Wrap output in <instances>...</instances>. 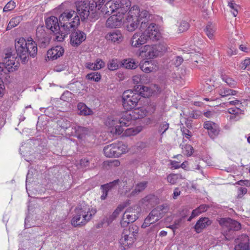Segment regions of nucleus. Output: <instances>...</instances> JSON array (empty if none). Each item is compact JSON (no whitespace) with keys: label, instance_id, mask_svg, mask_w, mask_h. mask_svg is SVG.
I'll use <instances>...</instances> for the list:
<instances>
[{"label":"nucleus","instance_id":"f257e3e1","mask_svg":"<svg viewBox=\"0 0 250 250\" xmlns=\"http://www.w3.org/2000/svg\"><path fill=\"white\" fill-rule=\"evenodd\" d=\"M151 14L148 11L140 9L137 5L132 6L125 17L126 30L132 32L139 27L141 31L145 30L149 25L148 23Z\"/></svg>","mask_w":250,"mask_h":250},{"label":"nucleus","instance_id":"f03ea898","mask_svg":"<svg viewBox=\"0 0 250 250\" xmlns=\"http://www.w3.org/2000/svg\"><path fill=\"white\" fill-rule=\"evenodd\" d=\"M136 32L131 37L129 44L133 48H138L147 42L148 40L157 41L162 38L159 27L152 23L149 24L144 31Z\"/></svg>","mask_w":250,"mask_h":250},{"label":"nucleus","instance_id":"7ed1b4c3","mask_svg":"<svg viewBox=\"0 0 250 250\" xmlns=\"http://www.w3.org/2000/svg\"><path fill=\"white\" fill-rule=\"evenodd\" d=\"M59 20L62 30L60 35H57L55 40L62 42L71 29L78 26L80 17L74 10H66L60 15Z\"/></svg>","mask_w":250,"mask_h":250},{"label":"nucleus","instance_id":"20e7f679","mask_svg":"<svg viewBox=\"0 0 250 250\" xmlns=\"http://www.w3.org/2000/svg\"><path fill=\"white\" fill-rule=\"evenodd\" d=\"M15 46L17 55L23 63L28 61L29 55L35 57L37 54V43L31 38L27 40L23 38L17 39L15 41Z\"/></svg>","mask_w":250,"mask_h":250},{"label":"nucleus","instance_id":"39448f33","mask_svg":"<svg viewBox=\"0 0 250 250\" xmlns=\"http://www.w3.org/2000/svg\"><path fill=\"white\" fill-rule=\"evenodd\" d=\"M105 2V0L93 1L89 3L86 1H80L77 3V11L82 21L89 17L91 21L97 20L99 15V10L102 7L101 4Z\"/></svg>","mask_w":250,"mask_h":250},{"label":"nucleus","instance_id":"423d86ee","mask_svg":"<svg viewBox=\"0 0 250 250\" xmlns=\"http://www.w3.org/2000/svg\"><path fill=\"white\" fill-rule=\"evenodd\" d=\"M96 208L87 205H81L75 209V215L71 220V224L74 227L83 226L89 222L96 214Z\"/></svg>","mask_w":250,"mask_h":250},{"label":"nucleus","instance_id":"0eeeda50","mask_svg":"<svg viewBox=\"0 0 250 250\" xmlns=\"http://www.w3.org/2000/svg\"><path fill=\"white\" fill-rule=\"evenodd\" d=\"M19 67V63L17 58L11 52H8L4 58V62L0 63V79H6L8 73L17 70Z\"/></svg>","mask_w":250,"mask_h":250},{"label":"nucleus","instance_id":"6e6552de","mask_svg":"<svg viewBox=\"0 0 250 250\" xmlns=\"http://www.w3.org/2000/svg\"><path fill=\"white\" fill-rule=\"evenodd\" d=\"M167 45L165 44L145 45L138 52V56L148 60L156 58L161 53L166 51Z\"/></svg>","mask_w":250,"mask_h":250},{"label":"nucleus","instance_id":"1a4fd4ad","mask_svg":"<svg viewBox=\"0 0 250 250\" xmlns=\"http://www.w3.org/2000/svg\"><path fill=\"white\" fill-rule=\"evenodd\" d=\"M141 96L136 90H127L124 92L122 95L123 105L125 110H131L135 108Z\"/></svg>","mask_w":250,"mask_h":250},{"label":"nucleus","instance_id":"9d476101","mask_svg":"<svg viewBox=\"0 0 250 250\" xmlns=\"http://www.w3.org/2000/svg\"><path fill=\"white\" fill-rule=\"evenodd\" d=\"M167 210V207L166 205H160L154 208L145 219L144 222L142 225L143 228H146L151 224L161 219Z\"/></svg>","mask_w":250,"mask_h":250},{"label":"nucleus","instance_id":"9b49d317","mask_svg":"<svg viewBox=\"0 0 250 250\" xmlns=\"http://www.w3.org/2000/svg\"><path fill=\"white\" fill-rule=\"evenodd\" d=\"M121 120L122 114L118 116L112 115L107 118L105 124L110 128L111 133L120 135L124 130L123 126L128 125L121 123Z\"/></svg>","mask_w":250,"mask_h":250},{"label":"nucleus","instance_id":"f8f14e48","mask_svg":"<svg viewBox=\"0 0 250 250\" xmlns=\"http://www.w3.org/2000/svg\"><path fill=\"white\" fill-rule=\"evenodd\" d=\"M134 109L131 112H125L122 113V120L121 123L124 125H128L129 123L132 120H136L140 118H143L145 117L147 110L144 107H141Z\"/></svg>","mask_w":250,"mask_h":250},{"label":"nucleus","instance_id":"ddd939ff","mask_svg":"<svg viewBox=\"0 0 250 250\" xmlns=\"http://www.w3.org/2000/svg\"><path fill=\"white\" fill-rule=\"evenodd\" d=\"M137 229L131 231L129 229H124L119 240V243L123 250H126L131 247L136 239Z\"/></svg>","mask_w":250,"mask_h":250},{"label":"nucleus","instance_id":"4468645a","mask_svg":"<svg viewBox=\"0 0 250 250\" xmlns=\"http://www.w3.org/2000/svg\"><path fill=\"white\" fill-rule=\"evenodd\" d=\"M140 211L141 209L138 206L126 209L121 220V226L124 227H126L129 223L134 222L138 218V214Z\"/></svg>","mask_w":250,"mask_h":250},{"label":"nucleus","instance_id":"2eb2a0df","mask_svg":"<svg viewBox=\"0 0 250 250\" xmlns=\"http://www.w3.org/2000/svg\"><path fill=\"white\" fill-rule=\"evenodd\" d=\"M219 225L225 232L230 230H238L241 228L240 224L230 218H221L218 219Z\"/></svg>","mask_w":250,"mask_h":250},{"label":"nucleus","instance_id":"dca6fc26","mask_svg":"<svg viewBox=\"0 0 250 250\" xmlns=\"http://www.w3.org/2000/svg\"><path fill=\"white\" fill-rule=\"evenodd\" d=\"M59 21V19L55 16L49 17L45 20L46 28L54 33L55 38L61 33V26H60Z\"/></svg>","mask_w":250,"mask_h":250},{"label":"nucleus","instance_id":"f3484780","mask_svg":"<svg viewBox=\"0 0 250 250\" xmlns=\"http://www.w3.org/2000/svg\"><path fill=\"white\" fill-rule=\"evenodd\" d=\"M86 38V34L81 31L76 30L70 35V43L74 47L80 45Z\"/></svg>","mask_w":250,"mask_h":250},{"label":"nucleus","instance_id":"a211bd4d","mask_svg":"<svg viewBox=\"0 0 250 250\" xmlns=\"http://www.w3.org/2000/svg\"><path fill=\"white\" fill-rule=\"evenodd\" d=\"M89 133V130L87 128L73 124L72 126V131H70V132H67V135L69 136H75L78 139H82Z\"/></svg>","mask_w":250,"mask_h":250},{"label":"nucleus","instance_id":"6ab92c4d","mask_svg":"<svg viewBox=\"0 0 250 250\" xmlns=\"http://www.w3.org/2000/svg\"><path fill=\"white\" fill-rule=\"evenodd\" d=\"M124 19L122 16L117 14L110 16L106 21V25L109 28H119L124 23Z\"/></svg>","mask_w":250,"mask_h":250},{"label":"nucleus","instance_id":"aec40b11","mask_svg":"<svg viewBox=\"0 0 250 250\" xmlns=\"http://www.w3.org/2000/svg\"><path fill=\"white\" fill-rule=\"evenodd\" d=\"M139 65L141 70L146 73L155 72L158 69L157 63L154 61H142Z\"/></svg>","mask_w":250,"mask_h":250},{"label":"nucleus","instance_id":"412c9836","mask_svg":"<svg viewBox=\"0 0 250 250\" xmlns=\"http://www.w3.org/2000/svg\"><path fill=\"white\" fill-rule=\"evenodd\" d=\"M104 2L101 4V11L104 14L110 15L113 12H117L118 1L109 0L104 4Z\"/></svg>","mask_w":250,"mask_h":250},{"label":"nucleus","instance_id":"4be33fe9","mask_svg":"<svg viewBox=\"0 0 250 250\" xmlns=\"http://www.w3.org/2000/svg\"><path fill=\"white\" fill-rule=\"evenodd\" d=\"M117 7V13L125 18V17L127 16V13L131 8V2L129 0L118 1Z\"/></svg>","mask_w":250,"mask_h":250},{"label":"nucleus","instance_id":"5701e85b","mask_svg":"<svg viewBox=\"0 0 250 250\" xmlns=\"http://www.w3.org/2000/svg\"><path fill=\"white\" fill-rule=\"evenodd\" d=\"M204 128L208 130V135L212 139H214L219 134V126L214 122H205L204 124Z\"/></svg>","mask_w":250,"mask_h":250},{"label":"nucleus","instance_id":"b1692460","mask_svg":"<svg viewBox=\"0 0 250 250\" xmlns=\"http://www.w3.org/2000/svg\"><path fill=\"white\" fill-rule=\"evenodd\" d=\"M147 182H142L137 184L135 187V189L132 191L131 192L129 193L130 190V188L131 187V185H130L129 188H127L126 186L125 188H124V189L125 190V195L128 197H131L132 196H135L136 194H138L143 190L145 189L146 187Z\"/></svg>","mask_w":250,"mask_h":250},{"label":"nucleus","instance_id":"393cba45","mask_svg":"<svg viewBox=\"0 0 250 250\" xmlns=\"http://www.w3.org/2000/svg\"><path fill=\"white\" fill-rule=\"evenodd\" d=\"M105 39L109 42L119 43L123 40V36L121 31L119 30L108 32L105 36Z\"/></svg>","mask_w":250,"mask_h":250},{"label":"nucleus","instance_id":"a878e982","mask_svg":"<svg viewBox=\"0 0 250 250\" xmlns=\"http://www.w3.org/2000/svg\"><path fill=\"white\" fill-rule=\"evenodd\" d=\"M212 221L208 217H201L196 222L194 228L195 231L198 233H201L204 229L210 226Z\"/></svg>","mask_w":250,"mask_h":250},{"label":"nucleus","instance_id":"bb28decb","mask_svg":"<svg viewBox=\"0 0 250 250\" xmlns=\"http://www.w3.org/2000/svg\"><path fill=\"white\" fill-rule=\"evenodd\" d=\"M64 53V49L61 46L52 47L47 52V57L49 60H54L62 56Z\"/></svg>","mask_w":250,"mask_h":250},{"label":"nucleus","instance_id":"cd10ccee","mask_svg":"<svg viewBox=\"0 0 250 250\" xmlns=\"http://www.w3.org/2000/svg\"><path fill=\"white\" fill-rule=\"evenodd\" d=\"M118 148L116 147V144H112L105 146L104 148V152L105 155L107 157H118L119 152H117Z\"/></svg>","mask_w":250,"mask_h":250},{"label":"nucleus","instance_id":"c85d7f7f","mask_svg":"<svg viewBox=\"0 0 250 250\" xmlns=\"http://www.w3.org/2000/svg\"><path fill=\"white\" fill-rule=\"evenodd\" d=\"M204 31L207 36L211 40H215L216 28L214 24L208 22Z\"/></svg>","mask_w":250,"mask_h":250},{"label":"nucleus","instance_id":"c756f323","mask_svg":"<svg viewBox=\"0 0 250 250\" xmlns=\"http://www.w3.org/2000/svg\"><path fill=\"white\" fill-rule=\"evenodd\" d=\"M142 91L140 92V93L142 94L143 97H148L152 96V94L155 93H157L159 91V89L158 85L154 84L151 87L143 86L142 88Z\"/></svg>","mask_w":250,"mask_h":250},{"label":"nucleus","instance_id":"7c9ffc66","mask_svg":"<svg viewBox=\"0 0 250 250\" xmlns=\"http://www.w3.org/2000/svg\"><path fill=\"white\" fill-rule=\"evenodd\" d=\"M229 116L228 117L230 121H237L240 118V115L242 114V111L238 107H233L228 109Z\"/></svg>","mask_w":250,"mask_h":250},{"label":"nucleus","instance_id":"2f4dec72","mask_svg":"<svg viewBox=\"0 0 250 250\" xmlns=\"http://www.w3.org/2000/svg\"><path fill=\"white\" fill-rule=\"evenodd\" d=\"M126 207V204H120L113 212L112 214H111L109 217L106 219L107 224L109 225L114 220H115Z\"/></svg>","mask_w":250,"mask_h":250},{"label":"nucleus","instance_id":"473e14b6","mask_svg":"<svg viewBox=\"0 0 250 250\" xmlns=\"http://www.w3.org/2000/svg\"><path fill=\"white\" fill-rule=\"evenodd\" d=\"M104 62L101 59L96 60L94 62H87L85 67L90 70H96L100 69L104 66Z\"/></svg>","mask_w":250,"mask_h":250},{"label":"nucleus","instance_id":"72a5a7b5","mask_svg":"<svg viewBox=\"0 0 250 250\" xmlns=\"http://www.w3.org/2000/svg\"><path fill=\"white\" fill-rule=\"evenodd\" d=\"M235 250H249V239L247 236H244L241 241L235 246Z\"/></svg>","mask_w":250,"mask_h":250},{"label":"nucleus","instance_id":"f704fd0d","mask_svg":"<svg viewBox=\"0 0 250 250\" xmlns=\"http://www.w3.org/2000/svg\"><path fill=\"white\" fill-rule=\"evenodd\" d=\"M77 107L79 114L81 115L87 116L93 114L92 110L83 103H79Z\"/></svg>","mask_w":250,"mask_h":250},{"label":"nucleus","instance_id":"c9c22d12","mask_svg":"<svg viewBox=\"0 0 250 250\" xmlns=\"http://www.w3.org/2000/svg\"><path fill=\"white\" fill-rule=\"evenodd\" d=\"M123 65L127 69H134L138 67L139 64L134 59L129 58L124 60Z\"/></svg>","mask_w":250,"mask_h":250},{"label":"nucleus","instance_id":"e433bc0d","mask_svg":"<svg viewBox=\"0 0 250 250\" xmlns=\"http://www.w3.org/2000/svg\"><path fill=\"white\" fill-rule=\"evenodd\" d=\"M218 93L221 97H225L230 95H235L236 94L237 92L234 90L222 87L218 90Z\"/></svg>","mask_w":250,"mask_h":250},{"label":"nucleus","instance_id":"4c0bfd02","mask_svg":"<svg viewBox=\"0 0 250 250\" xmlns=\"http://www.w3.org/2000/svg\"><path fill=\"white\" fill-rule=\"evenodd\" d=\"M22 18L21 16H17L13 18L9 21L6 30H9L12 28L15 27L18 25L21 21Z\"/></svg>","mask_w":250,"mask_h":250},{"label":"nucleus","instance_id":"58836bf2","mask_svg":"<svg viewBox=\"0 0 250 250\" xmlns=\"http://www.w3.org/2000/svg\"><path fill=\"white\" fill-rule=\"evenodd\" d=\"M59 125L63 129L66 130V134L67 135V132H70L72 131V126L73 124L65 120H60L58 122Z\"/></svg>","mask_w":250,"mask_h":250},{"label":"nucleus","instance_id":"ea45409f","mask_svg":"<svg viewBox=\"0 0 250 250\" xmlns=\"http://www.w3.org/2000/svg\"><path fill=\"white\" fill-rule=\"evenodd\" d=\"M222 80L225 82L228 85L231 87H234L236 84V82L231 78L225 74L221 75Z\"/></svg>","mask_w":250,"mask_h":250},{"label":"nucleus","instance_id":"a19ab883","mask_svg":"<svg viewBox=\"0 0 250 250\" xmlns=\"http://www.w3.org/2000/svg\"><path fill=\"white\" fill-rule=\"evenodd\" d=\"M182 179L181 175L176 174H171L167 176V182L172 185L175 184Z\"/></svg>","mask_w":250,"mask_h":250},{"label":"nucleus","instance_id":"79ce46f5","mask_svg":"<svg viewBox=\"0 0 250 250\" xmlns=\"http://www.w3.org/2000/svg\"><path fill=\"white\" fill-rule=\"evenodd\" d=\"M86 78L89 80L98 82L101 79V75L99 72H92L87 74Z\"/></svg>","mask_w":250,"mask_h":250},{"label":"nucleus","instance_id":"37998d69","mask_svg":"<svg viewBox=\"0 0 250 250\" xmlns=\"http://www.w3.org/2000/svg\"><path fill=\"white\" fill-rule=\"evenodd\" d=\"M228 6L231 9V12L233 15L236 17L238 14V10L240 9L239 6L236 4L233 0L228 2Z\"/></svg>","mask_w":250,"mask_h":250},{"label":"nucleus","instance_id":"c03bdc74","mask_svg":"<svg viewBox=\"0 0 250 250\" xmlns=\"http://www.w3.org/2000/svg\"><path fill=\"white\" fill-rule=\"evenodd\" d=\"M141 130V128L140 127L135 128H129L125 130L124 132V135L125 136H132L135 135L139 133Z\"/></svg>","mask_w":250,"mask_h":250},{"label":"nucleus","instance_id":"a18cd8bd","mask_svg":"<svg viewBox=\"0 0 250 250\" xmlns=\"http://www.w3.org/2000/svg\"><path fill=\"white\" fill-rule=\"evenodd\" d=\"M182 149V152L185 155L188 156H191L193 151V148L192 146L186 144L185 145H181Z\"/></svg>","mask_w":250,"mask_h":250},{"label":"nucleus","instance_id":"49530a36","mask_svg":"<svg viewBox=\"0 0 250 250\" xmlns=\"http://www.w3.org/2000/svg\"><path fill=\"white\" fill-rule=\"evenodd\" d=\"M120 62L117 59H113L109 61L108 63V68L109 70L114 71L119 68Z\"/></svg>","mask_w":250,"mask_h":250},{"label":"nucleus","instance_id":"de8ad7c7","mask_svg":"<svg viewBox=\"0 0 250 250\" xmlns=\"http://www.w3.org/2000/svg\"><path fill=\"white\" fill-rule=\"evenodd\" d=\"M116 147L118 148L117 152H119V156L123 153H125L128 151V147L127 145L122 143H118L116 144Z\"/></svg>","mask_w":250,"mask_h":250},{"label":"nucleus","instance_id":"09e8293b","mask_svg":"<svg viewBox=\"0 0 250 250\" xmlns=\"http://www.w3.org/2000/svg\"><path fill=\"white\" fill-rule=\"evenodd\" d=\"M189 27V23L185 21H182L178 27V31L182 33L187 31Z\"/></svg>","mask_w":250,"mask_h":250},{"label":"nucleus","instance_id":"8fccbe9b","mask_svg":"<svg viewBox=\"0 0 250 250\" xmlns=\"http://www.w3.org/2000/svg\"><path fill=\"white\" fill-rule=\"evenodd\" d=\"M169 128V124L166 122H163L160 124L158 128V132L161 134L164 133Z\"/></svg>","mask_w":250,"mask_h":250},{"label":"nucleus","instance_id":"3c124183","mask_svg":"<svg viewBox=\"0 0 250 250\" xmlns=\"http://www.w3.org/2000/svg\"><path fill=\"white\" fill-rule=\"evenodd\" d=\"M119 182V180H114L113 182H110L109 183H108L107 184L102 185L101 188H105L109 191L113 187L118 185Z\"/></svg>","mask_w":250,"mask_h":250},{"label":"nucleus","instance_id":"603ef678","mask_svg":"<svg viewBox=\"0 0 250 250\" xmlns=\"http://www.w3.org/2000/svg\"><path fill=\"white\" fill-rule=\"evenodd\" d=\"M16 7V3L14 1H9L4 7L3 12H7L14 9Z\"/></svg>","mask_w":250,"mask_h":250},{"label":"nucleus","instance_id":"864d4df0","mask_svg":"<svg viewBox=\"0 0 250 250\" xmlns=\"http://www.w3.org/2000/svg\"><path fill=\"white\" fill-rule=\"evenodd\" d=\"M145 75H136L133 76L132 81L135 84H139L142 83L143 81V78L145 77Z\"/></svg>","mask_w":250,"mask_h":250},{"label":"nucleus","instance_id":"5fc2aeb1","mask_svg":"<svg viewBox=\"0 0 250 250\" xmlns=\"http://www.w3.org/2000/svg\"><path fill=\"white\" fill-rule=\"evenodd\" d=\"M36 35L39 38H42L45 37V33L42 26L37 28Z\"/></svg>","mask_w":250,"mask_h":250},{"label":"nucleus","instance_id":"6e6d98bb","mask_svg":"<svg viewBox=\"0 0 250 250\" xmlns=\"http://www.w3.org/2000/svg\"><path fill=\"white\" fill-rule=\"evenodd\" d=\"M250 65V58L246 59L242 61L239 67L242 69H246Z\"/></svg>","mask_w":250,"mask_h":250},{"label":"nucleus","instance_id":"4d7b16f0","mask_svg":"<svg viewBox=\"0 0 250 250\" xmlns=\"http://www.w3.org/2000/svg\"><path fill=\"white\" fill-rule=\"evenodd\" d=\"M181 130L183 135L187 139H189L191 137V132L185 127H181Z\"/></svg>","mask_w":250,"mask_h":250},{"label":"nucleus","instance_id":"13d9d810","mask_svg":"<svg viewBox=\"0 0 250 250\" xmlns=\"http://www.w3.org/2000/svg\"><path fill=\"white\" fill-rule=\"evenodd\" d=\"M247 192V189L245 188L241 187L238 190V196L241 197L243 195L245 194Z\"/></svg>","mask_w":250,"mask_h":250},{"label":"nucleus","instance_id":"bf43d9fd","mask_svg":"<svg viewBox=\"0 0 250 250\" xmlns=\"http://www.w3.org/2000/svg\"><path fill=\"white\" fill-rule=\"evenodd\" d=\"M183 62V58H182L180 56H177V57H176V58H175V59L174 61V64L177 67V66H179V65H180Z\"/></svg>","mask_w":250,"mask_h":250},{"label":"nucleus","instance_id":"052dcab7","mask_svg":"<svg viewBox=\"0 0 250 250\" xmlns=\"http://www.w3.org/2000/svg\"><path fill=\"white\" fill-rule=\"evenodd\" d=\"M197 208L202 213L207 210L208 206L205 204H202L198 207Z\"/></svg>","mask_w":250,"mask_h":250},{"label":"nucleus","instance_id":"680f3d73","mask_svg":"<svg viewBox=\"0 0 250 250\" xmlns=\"http://www.w3.org/2000/svg\"><path fill=\"white\" fill-rule=\"evenodd\" d=\"M170 164L172 167L174 169H177L180 167V164L177 161H171Z\"/></svg>","mask_w":250,"mask_h":250},{"label":"nucleus","instance_id":"e2e57ef3","mask_svg":"<svg viewBox=\"0 0 250 250\" xmlns=\"http://www.w3.org/2000/svg\"><path fill=\"white\" fill-rule=\"evenodd\" d=\"M101 188L103 190V194L101 196V198L102 200H104L107 196V193H108V189H107L105 188Z\"/></svg>","mask_w":250,"mask_h":250},{"label":"nucleus","instance_id":"0e129e2a","mask_svg":"<svg viewBox=\"0 0 250 250\" xmlns=\"http://www.w3.org/2000/svg\"><path fill=\"white\" fill-rule=\"evenodd\" d=\"M181 191L179 190L178 188H175L172 195V197L174 199H176L178 196L180 195Z\"/></svg>","mask_w":250,"mask_h":250},{"label":"nucleus","instance_id":"69168bd1","mask_svg":"<svg viewBox=\"0 0 250 250\" xmlns=\"http://www.w3.org/2000/svg\"><path fill=\"white\" fill-rule=\"evenodd\" d=\"M236 48L235 47H232L228 50V53L229 55L232 56L236 54Z\"/></svg>","mask_w":250,"mask_h":250},{"label":"nucleus","instance_id":"338daca9","mask_svg":"<svg viewBox=\"0 0 250 250\" xmlns=\"http://www.w3.org/2000/svg\"><path fill=\"white\" fill-rule=\"evenodd\" d=\"M181 222H182L181 218H179V219L175 220L174 221L173 224L175 226V227H176L177 229H178L180 227Z\"/></svg>","mask_w":250,"mask_h":250},{"label":"nucleus","instance_id":"774afa93","mask_svg":"<svg viewBox=\"0 0 250 250\" xmlns=\"http://www.w3.org/2000/svg\"><path fill=\"white\" fill-rule=\"evenodd\" d=\"M192 217H196L201 214V211H200L197 208L193 210L192 211Z\"/></svg>","mask_w":250,"mask_h":250}]
</instances>
